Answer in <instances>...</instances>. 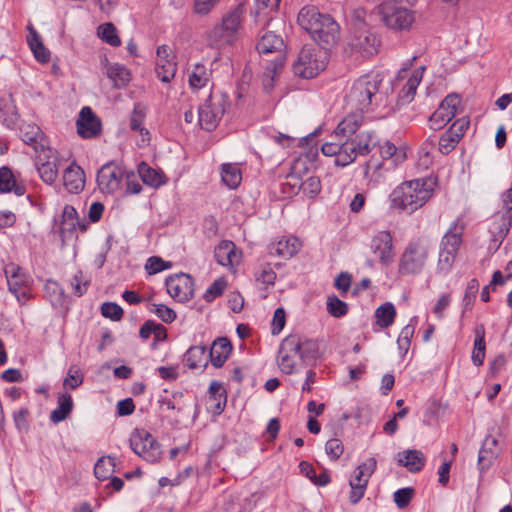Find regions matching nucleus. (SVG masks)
Returning <instances> with one entry per match:
<instances>
[{
  "label": "nucleus",
  "mask_w": 512,
  "mask_h": 512,
  "mask_svg": "<svg viewBox=\"0 0 512 512\" xmlns=\"http://www.w3.org/2000/svg\"><path fill=\"white\" fill-rule=\"evenodd\" d=\"M59 158L55 150L42 148L36 157V168L43 182L53 184L58 176Z\"/></svg>",
  "instance_id": "f3484780"
},
{
  "label": "nucleus",
  "mask_w": 512,
  "mask_h": 512,
  "mask_svg": "<svg viewBox=\"0 0 512 512\" xmlns=\"http://www.w3.org/2000/svg\"><path fill=\"white\" fill-rule=\"evenodd\" d=\"M301 248V242L296 237L282 238L270 247L271 253L279 257L289 259L293 257Z\"/></svg>",
  "instance_id": "72a5a7b5"
},
{
  "label": "nucleus",
  "mask_w": 512,
  "mask_h": 512,
  "mask_svg": "<svg viewBox=\"0 0 512 512\" xmlns=\"http://www.w3.org/2000/svg\"><path fill=\"white\" fill-rule=\"evenodd\" d=\"M302 364L298 359V352L288 353L287 356L284 352V340L281 342L278 352V366L285 374H293L297 371V367Z\"/></svg>",
  "instance_id": "58836bf2"
},
{
  "label": "nucleus",
  "mask_w": 512,
  "mask_h": 512,
  "mask_svg": "<svg viewBox=\"0 0 512 512\" xmlns=\"http://www.w3.org/2000/svg\"><path fill=\"white\" fill-rule=\"evenodd\" d=\"M5 275L9 291L18 301H25L30 297L31 279L22 269L14 264L5 268Z\"/></svg>",
  "instance_id": "dca6fc26"
},
{
  "label": "nucleus",
  "mask_w": 512,
  "mask_h": 512,
  "mask_svg": "<svg viewBox=\"0 0 512 512\" xmlns=\"http://www.w3.org/2000/svg\"><path fill=\"white\" fill-rule=\"evenodd\" d=\"M379 10L385 25L395 31L410 30L415 22L414 11L395 0L383 2L379 6Z\"/></svg>",
  "instance_id": "6e6552de"
},
{
  "label": "nucleus",
  "mask_w": 512,
  "mask_h": 512,
  "mask_svg": "<svg viewBox=\"0 0 512 512\" xmlns=\"http://www.w3.org/2000/svg\"><path fill=\"white\" fill-rule=\"evenodd\" d=\"M396 317V309L390 302L379 306L375 311L376 324L385 329L391 326Z\"/></svg>",
  "instance_id": "a19ab883"
},
{
  "label": "nucleus",
  "mask_w": 512,
  "mask_h": 512,
  "mask_svg": "<svg viewBox=\"0 0 512 512\" xmlns=\"http://www.w3.org/2000/svg\"><path fill=\"white\" fill-rule=\"evenodd\" d=\"M227 287V281L224 277L216 279L203 294V299L210 303L215 298L221 296Z\"/></svg>",
  "instance_id": "5fc2aeb1"
},
{
  "label": "nucleus",
  "mask_w": 512,
  "mask_h": 512,
  "mask_svg": "<svg viewBox=\"0 0 512 512\" xmlns=\"http://www.w3.org/2000/svg\"><path fill=\"white\" fill-rule=\"evenodd\" d=\"M209 393V399L216 402L214 407V413H222L225 406L226 396L224 395L223 392H221V384L217 381L211 382L209 387Z\"/></svg>",
  "instance_id": "603ef678"
},
{
  "label": "nucleus",
  "mask_w": 512,
  "mask_h": 512,
  "mask_svg": "<svg viewBox=\"0 0 512 512\" xmlns=\"http://www.w3.org/2000/svg\"><path fill=\"white\" fill-rule=\"evenodd\" d=\"M214 257L218 264L233 269L240 264L242 253L232 241L224 240L215 247Z\"/></svg>",
  "instance_id": "5701e85b"
},
{
  "label": "nucleus",
  "mask_w": 512,
  "mask_h": 512,
  "mask_svg": "<svg viewBox=\"0 0 512 512\" xmlns=\"http://www.w3.org/2000/svg\"><path fill=\"white\" fill-rule=\"evenodd\" d=\"M156 73L163 82H169L176 73V63L171 49L167 45L159 46L156 52Z\"/></svg>",
  "instance_id": "4be33fe9"
},
{
  "label": "nucleus",
  "mask_w": 512,
  "mask_h": 512,
  "mask_svg": "<svg viewBox=\"0 0 512 512\" xmlns=\"http://www.w3.org/2000/svg\"><path fill=\"white\" fill-rule=\"evenodd\" d=\"M13 191L17 196L25 193V187L16 183L14 175L10 168H0V192L6 193Z\"/></svg>",
  "instance_id": "4c0bfd02"
},
{
  "label": "nucleus",
  "mask_w": 512,
  "mask_h": 512,
  "mask_svg": "<svg viewBox=\"0 0 512 512\" xmlns=\"http://www.w3.org/2000/svg\"><path fill=\"white\" fill-rule=\"evenodd\" d=\"M298 352V359L306 366L315 365L321 356L319 344L310 339L302 338L298 335H289L284 338V352L287 356L288 353Z\"/></svg>",
  "instance_id": "9d476101"
},
{
  "label": "nucleus",
  "mask_w": 512,
  "mask_h": 512,
  "mask_svg": "<svg viewBox=\"0 0 512 512\" xmlns=\"http://www.w3.org/2000/svg\"><path fill=\"white\" fill-rule=\"evenodd\" d=\"M70 285L73 288V293L77 297H81L88 290L90 285V278L79 270L71 278Z\"/></svg>",
  "instance_id": "864d4df0"
},
{
  "label": "nucleus",
  "mask_w": 512,
  "mask_h": 512,
  "mask_svg": "<svg viewBox=\"0 0 512 512\" xmlns=\"http://www.w3.org/2000/svg\"><path fill=\"white\" fill-rule=\"evenodd\" d=\"M257 51L261 55L274 53L276 56L266 67L263 75L264 87L271 88L273 86L274 77L281 71L284 64V42L283 39L272 33H265L257 43Z\"/></svg>",
  "instance_id": "39448f33"
},
{
  "label": "nucleus",
  "mask_w": 512,
  "mask_h": 512,
  "mask_svg": "<svg viewBox=\"0 0 512 512\" xmlns=\"http://www.w3.org/2000/svg\"><path fill=\"white\" fill-rule=\"evenodd\" d=\"M371 249L384 264L393 259L392 235L388 231L378 232L372 239Z\"/></svg>",
  "instance_id": "b1692460"
},
{
  "label": "nucleus",
  "mask_w": 512,
  "mask_h": 512,
  "mask_svg": "<svg viewBox=\"0 0 512 512\" xmlns=\"http://www.w3.org/2000/svg\"><path fill=\"white\" fill-rule=\"evenodd\" d=\"M131 449L150 463L157 462L161 457L160 444L145 430H136L130 438Z\"/></svg>",
  "instance_id": "f8f14e48"
},
{
  "label": "nucleus",
  "mask_w": 512,
  "mask_h": 512,
  "mask_svg": "<svg viewBox=\"0 0 512 512\" xmlns=\"http://www.w3.org/2000/svg\"><path fill=\"white\" fill-rule=\"evenodd\" d=\"M77 229L84 232L87 229V224L79 220L77 211L72 205H65L60 225V233L62 237H67L68 235L76 232Z\"/></svg>",
  "instance_id": "a878e982"
},
{
  "label": "nucleus",
  "mask_w": 512,
  "mask_h": 512,
  "mask_svg": "<svg viewBox=\"0 0 512 512\" xmlns=\"http://www.w3.org/2000/svg\"><path fill=\"white\" fill-rule=\"evenodd\" d=\"M459 104L460 98L457 94H449L446 96L437 110L429 118L431 129L435 131L440 130L451 121L457 113Z\"/></svg>",
  "instance_id": "a211bd4d"
},
{
  "label": "nucleus",
  "mask_w": 512,
  "mask_h": 512,
  "mask_svg": "<svg viewBox=\"0 0 512 512\" xmlns=\"http://www.w3.org/2000/svg\"><path fill=\"white\" fill-rule=\"evenodd\" d=\"M361 125V116L351 114L345 117L337 126L334 138H355L356 132Z\"/></svg>",
  "instance_id": "f704fd0d"
},
{
  "label": "nucleus",
  "mask_w": 512,
  "mask_h": 512,
  "mask_svg": "<svg viewBox=\"0 0 512 512\" xmlns=\"http://www.w3.org/2000/svg\"><path fill=\"white\" fill-rule=\"evenodd\" d=\"M301 188L304 194L313 198L320 193L322 185L319 177L311 176L302 182Z\"/></svg>",
  "instance_id": "338daca9"
},
{
  "label": "nucleus",
  "mask_w": 512,
  "mask_h": 512,
  "mask_svg": "<svg viewBox=\"0 0 512 512\" xmlns=\"http://www.w3.org/2000/svg\"><path fill=\"white\" fill-rule=\"evenodd\" d=\"M27 30L29 32L27 42L35 58L41 63H47L50 60V52L44 46L40 35L31 24L27 26Z\"/></svg>",
  "instance_id": "2f4dec72"
},
{
  "label": "nucleus",
  "mask_w": 512,
  "mask_h": 512,
  "mask_svg": "<svg viewBox=\"0 0 512 512\" xmlns=\"http://www.w3.org/2000/svg\"><path fill=\"white\" fill-rule=\"evenodd\" d=\"M475 334V340H474V347L471 355L472 362L476 366H481L485 359V351H486V344H485V327L484 325L480 324L477 325L474 329Z\"/></svg>",
  "instance_id": "e433bc0d"
},
{
  "label": "nucleus",
  "mask_w": 512,
  "mask_h": 512,
  "mask_svg": "<svg viewBox=\"0 0 512 512\" xmlns=\"http://www.w3.org/2000/svg\"><path fill=\"white\" fill-rule=\"evenodd\" d=\"M204 98V103L198 108L199 125L211 131L215 129L225 112V101L220 96H212L211 92L198 94L197 98Z\"/></svg>",
  "instance_id": "1a4fd4ad"
},
{
  "label": "nucleus",
  "mask_w": 512,
  "mask_h": 512,
  "mask_svg": "<svg viewBox=\"0 0 512 512\" xmlns=\"http://www.w3.org/2000/svg\"><path fill=\"white\" fill-rule=\"evenodd\" d=\"M459 139L448 129L439 139V151L443 155L449 154L459 143Z\"/></svg>",
  "instance_id": "bf43d9fd"
},
{
  "label": "nucleus",
  "mask_w": 512,
  "mask_h": 512,
  "mask_svg": "<svg viewBox=\"0 0 512 512\" xmlns=\"http://www.w3.org/2000/svg\"><path fill=\"white\" fill-rule=\"evenodd\" d=\"M373 147L371 133L361 132L355 138H335V141L326 142L321 150L324 155L334 157L337 166L345 167L358 156L368 155Z\"/></svg>",
  "instance_id": "7ed1b4c3"
},
{
  "label": "nucleus",
  "mask_w": 512,
  "mask_h": 512,
  "mask_svg": "<svg viewBox=\"0 0 512 512\" xmlns=\"http://www.w3.org/2000/svg\"><path fill=\"white\" fill-rule=\"evenodd\" d=\"M98 35L101 39L111 46L117 47L121 40L117 35L116 27L112 23H105L98 27Z\"/></svg>",
  "instance_id": "3c124183"
},
{
  "label": "nucleus",
  "mask_w": 512,
  "mask_h": 512,
  "mask_svg": "<svg viewBox=\"0 0 512 512\" xmlns=\"http://www.w3.org/2000/svg\"><path fill=\"white\" fill-rule=\"evenodd\" d=\"M327 65V52L313 45L302 47L293 63V72L296 76L310 79L317 76Z\"/></svg>",
  "instance_id": "423d86ee"
},
{
  "label": "nucleus",
  "mask_w": 512,
  "mask_h": 512,
  "mask_svg": "<svg viewBox=\"0 0 512 512\" xmlns=\"http://www.w3.org/2000/svg\"><path fill=\"white\" fill-rule=\"evenodd\" d=\"M169 295L178 302H187L192 297V278L189 274L177 273L166 279Z\"/></svg>",
  "instance_id": "aec40b11"
},
{
  "label": "nucleus",
  "mask_w": 512,
  "mask_h": 512,
  "mask_svg": "<svg viewBox=\"0 0 512 512\" xmlns=\"http://www.w3.org/2000/svg\"><path fill=\"white\" fill-rule=\"evenodd\" d=\"M414 495V489L411 487H405L397 490L394 495V502L399 509L406 508Z\"/></svg>",
  "instance_id": "e2e57ef3"
},
{
  "label": "nucleus",
  "mask_w": 512,
  "mask_h": 512,
  "mask_svg": "<svg viewBox=\"0 0 512 512\" xmlns=\"http://www.w3.org/2000/svg\"><path fill=\"white\" fill-rule=\"evenodd\" d=\"M22 140L37 150V144L42 140L43 134L36 124H25L20 128Z\"/></svg>",
  "instance_id": "49530a36"
},
{
  "label": "nucleus",
  "mask_w": 512,
  "mask_h": 512,
  "mask_svg": "<svg viewBox=\"0 0 512 512\" xmlns=\"http://www.w3.org/2000/svg\"><path fill=\"white\" fill-rule=\"evenodd\" d=\"M101 314L105 318L113 321H119L123 316V309L114 302H105L101 306Z\"/></svg>",
  "instance_id": "0e129e2a"
},
{
  "label": "nucleus",
  "mask_w": 512,
  "mask_h": 512,
  "mask_svg": "<svg viewBox=\"0 0 512 512\" xmlns=\"http://www.w3.org/2000/svg\"><path fill=\"white\" fill-rule=\"evenodd\" d=\"M125 174V169L117 163H106L97 173V185L101 192L113 194L120 189Z\"/></svg>",
  "instance_id": "2eb2a0df"
},
{
  "label": "nucleus",
  "mask_w": 512,
  "mask_h": 512,
  "mask_svg": "<svg viewBox=\"0 0 512 512\" xmlns=\"http://www.w3.org/2000/svg\"><path fill=\"white\" fill-rule=\"evenodd\" d=\"M115 465V458L111 456L101 457L94 466L95 477L99 480H106L114 472Z\"/></svg>",
  "instance_id": "37998d69"
},
{
  "label": "nucleus",
  "mask_w": 512,
  "mask_h": 512,
  "mask_svg": "<svg viewBox=\"0 0 512 512\" xmlns=\"http://www.w3.org/2000/svg\"><path fill=\"white\" fill-rule=\"evenodd\" d=\"M150 311L165 323H171L176 318L175 311L164 304H152Z\"/></svg>",
  "instance_id": "69168bd1"
},
{
  "label": "nucleus",
  "mask_w": 512,
  "mask_h": 512,
  "mask_svg": "<svg viewBox=\"0 0 512 512\" xmlns=\"http://www.w3.org/2000/svg\"><path fill=\"white\" fill-rule=\"evenodd\" d=\"M376 466L377 461L372 457L355 469L354 476L349 481L351 488L349 500L352 504H357L363 498L369 479L375 472Z\"/></svg>",
  "instance_id": "4468645a"
},
{
  "label": "nucleus",
  "mask_w": 512,
  "mask_h": 512,
  "mask_svg": "<svg viewBox=\"0 0 512 512\" xmlns=\"http://www.w3.org/2000/svg\"><path fill=\"white\" fill-rule=\"evenodd\" d=\"M424 70V66L419 67L412 73L410 78L407 80L406 84L400 90L398 95V101L400 104L405 105L413 100L416 93V89L422 80Z\"/></svg>",
  "instance_id": "473e14b6"
},
{
  "label": "nucleus",
  "mask_w": 512,
  "mask_h": 512,
  "mask_svg": "<svg viewBox=\"0 0 512 512\" xmlns=\"http://www.w3.org/2000/svg\"><path fill=\"white\" fill-rule=\"evenodd\" d=\"M379 153L383 160H392L394 165L403 162L406 158V153L389 141L380 146Z\"/></svg>",
  "instance_id": "a18cd8bd"
},
{
  "label": "nucleus",
  "mask_w": 512,
  "mask_h": 512,
  "mask_svg": "<svg viewBox=\"0 0 512 512\" xmlns=\"http://www.w3.org/2000/svg\"><path fill=\"white\" fill-rule=\"evenodd\" d=\"M73 399L69 393H61L57 397V408L50 413V420L57 424L64 421L73 410Z\"/></svg>",
  "instance_id": "c9c22d12"
},
{
  "label": "nucleus",
  "mask_w": 512,
  "mask_h": 512,
  "mask_svg": "<svg viewBox=\"0 0 512 512\" xmlns=\"http://www.w3.org/2000/svg\"><path fill=\"white\" fill-rule=\"evenodd\" d=\"M84 380V376L80 369L71 366L67 372V376L63 380V387L69 389H76Z\"/></svg>",
  "instance_id": "13d9d810"
},
{
  "label": "nucleus",
  "mask_w": 512,
  "mask_h": 512,
  "mask_svg": "<svg viewBox=\"0 0 512 512\" xmlns=\"http://www.w3.org/2000/svg\"><path fill=\"white\" fill-rule=\"evenodd\" d=\"M139 174L144 183L153 187H159L164 182L162 174L147 166L145 163L139 166Z\"/></svg>",
  "instance_id": "8fccbe9b"
},
{
  "label": "nucleus",
  "mask_w": 512,
  "mask_h": 512,
  "mask_svg": "<svg viewBox=\"0 0 512 512\" xmlns=\"http://www.w3.org/2000/svg\"><path fill=\"white\" fill-rule=\"evenodd\" d=\"M76 124L77 132L83 138H94L101 132V121L88 106L81 109Z\"/></svg>",
  "instance_id": "412c9836"
},
{
  "label": "nucleus",
  "mask_w": 512,
  "mask_h": 512,
  "mask_svg": "<svg viewBox=\"0 0 512 512\" xmlns=\"http://www.w3.org/2000/svg\"><path fill=\"white\" fill-rule=\"evenodd\" d=\"M221 0H194V14L208 15Z\"/></svg>",
  "instance_id": "774afa93"
},
{
  "label": "nucleus",
  "mask_w": 512,
  "mask_h": 512,
  "mask_svg": "<svg viewBox=\"0 0 512 512\" xmlns=\"http://www.w3.org/2000/svg\"><path fill=\"white\" fill-rule=\"evenodd\" d=\"M380 44L376 34L368 29H358L351 36L348 47L352 55L370 58L378 53Z\"/></svg>",
  "instance_id": "9b49d317"
},
{
  "label": "nucleus",
  "mask_w": 512,
  "mask_h": 512,
  "mask_svg": "<svg viewBox=\"0 0 512 512\" xmlns=\"http://www.w3.org/2000/svg\"><path fill=\"white\" fill-rule=\"evenodd\" d=\"M512 223L508 213H495L488 222L489 231L494 241H501L509 232Z\"/></svg>",
  "instance_id": "c756f323"
},
{
  "label": "nucleus",
  "mask_w": 512,
  "mask_h": 512,
  "mask_svg": "<svg viewBox=\"0 0 512 512\" xmlns=\"http://www.w3.org/2000/svg\"><path fill=\"white\" fill-rule=\"evenodd\" d=\"M436 184V179L432 177L405 181L393 191L391 196L392 206L413 213L424 206L432 197Z\"/></svg>",
  "instance_id": "f03ea898"
},
{
  "label": "nucleus",
  "mask_w": 512,
  "mask_h": 512,
  "mask_svg": "<svg viewBox=\"0 0 512 512\" xmlns=\"http://www.w3.org/2000/svg\"><path fill=\"white\" fill-rule=\"evenodd\" d=\"M222 181L231 189L237 188L242 180L240 168L236 164H223L221 171Z\"/></svg>",
  "instance_id": "79ce46f5"
},
{
  "label": "nucleus",
  "mask_w": 512,
  "mask_h": 512,
  "mask_svg": "<svg viewBox=\"0 0 512 512\" xmlns=\"http://www.w3.org/2000/svg\"><path fill=\"white\" fill-rule=\"evenodd\" d=\"M45 295L53 306L62 305L64 302V291L60 285L53 280H48L44 285Z\"/></svg>",
  "instance_id": "de8ad7c7"
},
{
  "label": "nucleus",
  "mask_w": 512,
  "mask_h": 512,
  "mask_svg": "<svg viewBox=\"0 0 512 512\" xmlns=\"http://www.w3.org/2000/svg\"><path fill=\"white\" fill-rule=\"evenodd\" d=\"M435 148V141L428 138L419 148L418 166L422 169H428L433 162L432 151Z\"/></svg>",
  "instance_id": "09e8293b"
},
{
  "label": "nucleus",
  "mask_w": 512,
  "mask_h": 512,
  "mask_svg": "<svg viewBox=\"0 0 512 512\" xmlns=\"http://www.w3.org/2000/svg\"><path fill=\"white\" fill-rule=\"evenodd\" d=\"M172 263L164 261L161 257L158 256H152L148 258L145 269L148 272V274H156L163 270L171 268Z\"/></svg>",
  "instance_id": "052dcab7"
},
{
  "label": "nucleus",
  "mask_w": 512,
  "mask_h": 512,
  "mask_svg": "<svg viewBox=\"0 0 512 512\" xmlns=\"http://www.w3.org/2000/svg\"><path fill=\"white\" fill-rule=\"evenodd\" d=\"M211 71L203 65H194V90L203 89L198 94H206L212 90V82L210 80Z\"/></svg>",
  "instance_id": "ea45409f"
},
{
  "label": "nucleus",
  "mask_w": 512,
  "mask_h": 512,
  "mask_svg": "<svg viewBox=\"0 0 512 512\" xmlns=\"http://www.w3.org/2000/svg\"><path fill=\"white\" fill-rule=\"evenodd\" d=\"M463 232L464 225L461 224L458 220L453 222L449 230L442 237L440 248L457 253L462 243Z\"/></svg>",
  "instance_id": "7c9ffc66"
},
{
  "label": "nucleus",
  "mask_w": 512,
  "mask_h": 512,
  "mask_svg": "<svg viewBox=\"0 0 512 512\" xmlns=\"http://www.w3.org/2000/svg\"><path fill=\"white\" fill-rule=\"evenodd\" d=\"M196 351L201 354L202 359L199 360V363L194 361V369L198 367H206L209 361L214 367L220 368L231 354L232 345L228 339L218 338L212 343L207 355L206 349L203 346H194V353Z\"/></svg>",
  "instance_id": "ddd939ff"
},
{
  "label": "nucleus",
  "mask_w": 512,
  "mask_h": 512,
  "mask_svg": "<svg viewBox=\"0 0 512 512\" xmlns=\"http://www.w3.org/2000/svg\"><path fill=\"white\" fill-rule=\"evenodd\" d=\"M456 254V252H451L450 250L440 248L437 264L438 270L443 273H447L453 266Z\"/></svg>",
  "instance_id": "680f3d73"
},
{
  "label": "nucleus",
  "mask_w": 512,
  "mask_h": 512,
  "mask_svg": "<svg viewBox=\"0 0 512 512\" xmlns=\"http://www.w3.org/2000/svg\"><path fill=\"white\" fill-rule=\"evenodd\" d=\"M107 75L113 80L116 87H124L130 81L129 70L120 64L110 65L107 69Z\"/></svg>",
  "instance_id": "c03bdc74"
},
{
  "label": "nucleus",
  "mask_w": 512,
  "mask_h": 512,
  "mask_svg": "<svg viewBox=\"0 0 512 512\" xmlns=\"http://www.w3.org/2000/svg\"><path fill=\"white\" fill-rule=\"evenodd\" d=\"M328 16V14L321 13L316 6L306 5L299 11L297 23L303 30L310 34L315 28L319 27V23Z\"/></svg>",
  "instance_id": "393cba45"
},
{
  "label": "nucleus",
  "mask_w": 512,
  "mask_h": 512,
  "mask_svg": "<svg viewBox=\"0 0 512 512\" xmlns=\"http://www.w3.org/2000/svg\"><path fill=\"white\" fill-rule=\"evenodd\" d=\"M382 81L383 78L377 73H368L353 81L345 97L347 108L355 113L374 110L382 101Z\"/></svg>",
  "instance_id": "f257e3e1"
},
{
  "label": "nucleus",
  "mask_w": 512,
  "mask_h": 512,
  "mask_svg": "<svg viewBox=\"0 0 512 512\" xmlns=\"http://www.w3.org/2000/svg\"><path fill=\"white\" fill-rule=\"evenodd\" d=\"M498 440L488 435L482 444L478 455V465L481 471L487 470L499 454Z\"/></svg>",
  "instance_id": "bb28decb"
},
{
  "label": "nucleus",
  "mask_w": 512,
  "mask_h": 512,
  "mask_svg": "<svg viewBox=\"0 0 512 512\" xmlns=\"http://www.w3.org/2000/svg\"><path fill=\"white\" fill-rule=\"evenodd\" d=\"M245 19V7L239 3L222 16L221 22L206 34V40L211 47L225 48L233 45L239 38Z\"/></svg>",
  "instance_id": "20e7f679"
},
{
  "label": "nucleus",
  "mask_w": 512,
  "mask_h": 512,
  "mask_svg": "<svg viewBox=\"0 0 512 512\" xmlns=\"http://www.w3.org/2000/svg\"><path fill=\"white\" fill-rule=\"evenodd\" d=\"M310 36L322 46V49L326 50L339 40L340 28L336 21L328 16L319 23V27L315 28Z\"/></svg>",
  "instance_id": "6ab92c4d"
},
{
  "label": "nucleus",
  "mask_w": 512,
  "mask_h": 512,
  "mask_svg": "<svg viewBox=\"0 0 512 512\" xmlns=\"http://www.w3.org/2000/svg\"><path fill=\"white\" fill-rule=\"evenodd\" d=\"M63 184L70 193H79L85 186V174L81 167L71 164L64 170Z\"/></svg>",
  "instance_id": "cd10ccee"
},
{
  "label": "nucleus",
  "mask_w": 512,
  "mask_h": 512,
  "mask_svg": "<svg viewBox=\"0 0 512 512\" xmlns=\"http://www.w3.org/2000/svg\"><path fill=\"white\" fill-rule=\"evenodd\" d=\"M425 461L424 454L415 449H408L397 455V463L412 473L419 472L424 467Z\"/></svg>",
  "instance_id": "c85d7f7f"
},
{
  "label": "nucleus",
  "mask_w": 512,
  "mask_h": 512,
  "mask_svg": "<svg viewBox=\"0 0 512 512\" xmlns=\"http://www.w3.org/2000/svg\"><path fill=\"white\" fill-rule=\"evenodd\" d=\"M430 246L425 240H416L411 242L403 251L399 264L398 272L401 275H416L419 274L429 256Z\"/></svg>",
  "instance_id": "0eeeda50"
},
{
  "label": "nucleus",
  "mask_w": 512,
  "mask_h": 512,
  "mask_svg": "<svg viewBox=\"0 0 512 512\" xmlns=\"http://www.w3.org/2000/svg\"><path fill=\"white\" fill-rule=\"evenodd\" d=\"M145 118V109L141 104H135L134 109L132 111L130 117V128L134 131H139L141 134L145 132L148 134V131L142 127V123Z\"/></svg>",
  "instance_id": "4d7b16f0"
},
{
  "label": "nucleus",
  "mask_w": 512,
  "mask_h": 512,
  "mask_svg": "<svg viewBox=\"0 0 512 512\" xmlns=\"http://www.w3.org/2000/svg\"><path fill=\"white\" fill-rule=\"evenodd\" d=\"M327 311L331 316L340 318L347 314L348 306L337 296L331 295L327 298Z\"/></svg>",
  "instance_id": "6e6d98bb"
}]
</instances>
